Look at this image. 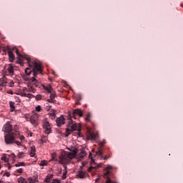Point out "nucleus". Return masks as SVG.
<instances>
[{
    "label": "nucleus",
    "instance_id": "obj_1",
    "mask_svg": "<svg viewBox=\"0 0 183 183\" xmlns=\"http://www.w3.org/2000/svg\"><path fill=\"white\" fill-rule=\"evenodd\" d=\"M74 131L81 132V126H76V123H72V119H69L67 128L66 129V137H69Z\"/></svg>",
    "mask_w": 183,
    "mask_h": 183
},
{
    "label": "nucleus",
    "instance_id": "obj_2",
    "mask_svg": "<svg viewBox=\"0 0 183 183\" xmlns=\"http://www.w3.org/2000/svg\"><path fill=\"white\" fill-rule=\"evenodd\" d=\"M34 66L31 65H29L30 68L32 69L33 76H38V72H40V74H42V66L41 65V63L37 61H33L32 62Z\"/></svg>",
    "mask_w": 183,
    "mask_h": 183
},
{
    "label": "nucleus",
    "instance_id": "obj_3",
    "mask_svg": "<svg viewBox=\"0 0 183 183\" xmlns=\"http://www.w3.org/2000/svg\"><path fill=\"white\" fill-rule=\"evenodd\" d=\"M42 127L44 132L47 135H49V134H51V132H52V124L49 122V120H48V119L44 118L42 120Z\"/></svg>",
    "mask_w": 183,
    "mask_h": 183
},
{
    "label": "nucleus",
    "instance_id": "obj_4",
    "mask_svg": "<svg viewBox=\"0 0 183 183\" xmlns=\"http://www.w3.org/2000/svg\"><path fill=\"white\" fill-rule=\"evenodd\" d=\"M4 141L6 145H11L15 142V134H7L4 136Z\"/></svg>",
    "mask_w": 183,
    "mask_h": 183
},
{
    "label": "nucleus",
    "instance_id": "obj_5",
    "mask_svg": "<svg viewBox=\"0 0 183 183\" xmlns=\"http://www.w3.org/2000/svg\"><path fill=\"white\" fill-rule=\"evenodd\" d=\"M59 162L60 164H68L69 162V158L68 157V156H66V153L60 156Z\"/></svg>",
    "mask_w": 183,
    "mask_h": 183
},
{
    "label": "nucleus",
    "instance_id": "obj_6",
    "mask_svg": "<svg viewBox=\"0 0 183 183\" xmlns=\"http://www.w3.org/2000/svg\"><path fill=\"white\" fill-rule=\"evenodd\" d=\"M56 123L57 127H62V125L65 124V117H64L63 115H61L59 117H57L56 119Z\"/></svg>",
    "mask_w": 183,
    "mask_h": 183
},
{
    "label": "nucleus",
    "instance_id": "obj_7",
    "mask_svg": "<svg viewBox=\"0 0 183 183\" xmlns=\"http://www.w3.org/2000/svg\"><path fill=\"white\" fill-rule=\"evenodd\" d=\"M16 54L19 56V58H23L24 59H26V61L31 62V58L29 57V56L26 54L22 55L19 53V50H18V49H16Z\"/></svg>",
    "mask_w": 183,
    "mask_h": 183
},
{
    "label": "nucleus",
    "instance_id": "obj_8",
    "mask_svg": "<svg viewBox=\"0 0 183 183\" xmlns=\"http://www.w3.org/2000/svg\"><path fill=\"white\" fill-rule=\"evenodd\" d=\"M64 154H66V157H68L69 159H74L76 155V150L74 149L71 152H66Z\"/></svg>",
    "mask_w": 183,
    "mask_h": 183
},
{
    "label": "nucleus",
    "instance_id": "obj_9",
    "mask_svg": "<svg viewBox=\"0 0 183 183\" xmlns=\"http://www.w3.org/2000/svg\"><path fill=\"white\" fill-rule=\"evenodd\" d=\"M75 115H79V117H83L84 112H82V109H76L73 110V118H74V119H76Z\"/></svg>",
    "mask_w": 183,
    "mask_h": 183
},
{
    "label": "nucleus",
    "instance_id": "obj_10",
    "mask_svg": "<svg viewBox=\"0 0 183 183\" xmlns=\"http://www.w3.org/2000/svg\"><path fill=\"white\" fill-rule=\"evenodd\" d=\"M4 132H6V134H11L12 132V125L9 122H7L6 124L4 126Z\"/></svg>",
    "mask_w": 183,
    "mask_h": 183
},
{
    "label": "nucleus",
    "instance_id": "obj_11",
    "mask_svg": "<svg viewBox=\"0 0 183 183\" xmlns=\"http://www.w3.org/2000/svg\"><path fill=\"white\" fill-rule=\"evenodd\" d=\"M42 86L49 94H52L54 89L52 88V86H51V84L46 86L42 84Z\"/></svg>",
    "mask_w": 183,
    "mask_h": 183
},
{
    "label": "nucleus",
    "instance_id": "obj_12",
    "mask_svg": "<svg viewBox=\"0 0 183 183\" xmlns=\"http://www.w3.org/2000/svg\"><path fill=\"white\" fill-rule=\"evenodd\" d=\"M52 112H49L48 114L50 119H51L52 121H54V119H55V118H56V111H55V109H51Z\"/></svg>",
    "mask_w": 183,
    "mask_h": 183
},
{
    "label": "nucleus",
    "instance_id": "obj_13",
    "mask_svg": "<svg viewBox=\"0 0 183 183\" xmlns=\"http://www.w3.org/2000/svg\"><path fill=\"white\" fill-rule=\"evenodd\" d=\"M8 84V81H6V76H3L1 78H0V86H5Z\"/></svg>",
    "mask_w": 183,
    "mask_h": 183
},
{
    "label": "nucleus",
    "instance_id": "obj_14",
    "mask_svg": "<svg viewBox=\"0 0 183 183\" xmlns=\"http://www.w3.org/2000/svg\"><path fill=\"white\" fill-rule=\"evenodd\" d=\"M85 157H86L85 149H81L80 153L79 154V159H82V158H84Z\"/></svg>",
    "mask_w": 183,
    "mask_h": 183
},
{
    "label": "nucleus",
    "instance_id": "obj_15",
    "mask_svg": "<svg viewBox=\"0 0 183 183\" xmlns=\"http://www.w3.org/2000/svg\"><path fill=\"white\" fill-rule=\"evenodd\" d=\"M7 71H9V74H10L12 78V76H14V66H12V64H9Z\"/></svg>",
    "mask_w": 183,
    "mask_h": 183
},
{
    "label": "nucleus",
    "instance_id": "obj_16",
    "mask_svg": "<svg viewBox=\"0 0 183 183\" xmlns=\"http://www.w3.org/2000/svg\"><path fill=\"white\" fill-rule=\"evenodd\" d=\"M92 140L96 141V142H99V135H98V132H93Z\"/></svg>",
    "mask_w": 183,
    "mask_h": 183
},
{
    "label": "nucleus",
    "instance_id": "obj_17",
    "mask_svg": "<svg viewBox=\"0 0 183 183\" xmlns=\"http://www.w3.org/2000/svg\"><path fill=\"white\" fill-rule=\"evenodd\" d=\"M104 144H105V142H102L99 143V151L96 152V155H102V154L101 148H102V147H104Z\"/></svg>",
    "mask_w": 183,
    "mask_h": 183
},
{
    "label": "nucleus",
    "instance_id": "obj_18",
    "mask_svg": "<svg viewBox=\"0 0 183 183\" xmlns=\"http://www.w3.org/2000/svg\"><path fill=\"white\" fill-rule=\"evenodd\" d=\"M102 166V163H99L97 164V163L95 162V161L94 159H92V169H95L97 168H99V167Z\"/></svg>",
    "mask_w": 183,
    "mask_h": 183
},
{
    "label": "nucleus",
    "instance_id": "obj_19",
    "mask_svg": "<svg viewBox=\"0 0 183 183\" xmlns=\"http://www.w3.org/2000/svg\"><path fill=\"white\" fill-rule=\"evenodd\" d=\"M36 152V150L35 149V146H31L30 153H29L30 157H35Z\"/></svg>",
    "mask_w": 183,
    "mask_h": 183
},
{
    "label": "nucleus",
    "instance_id": "obj_20",
    "mask_svg": "<svg viewBox=\"0 0 183 183\" xmlns=\"http://www.w3.org/2000/svg\"><path fill=\"white\" fill-rule=\"evenodd\" d=\"M8 54L10 62H14L15 60V56L14 55V53L12 51H9Z\"/></svg>",
    "mask_w": 183,
    "mask_h": 183
},
{
    "label": "nucleus",
    "instance_id": "obj_21",
    "mask_svg": "<svg viewBox=\"0 0 183 183\" xmlns=\"http://www.w3.org/2000/svg\"><path fill=\"white\" fill-rule=\"evenodd\" d=\"M50 94V99H49L48 101L49 102H54V99H55V95H56V94L55 93V92H52Z\"/></svg>",
    "mask_w": 183,
    "mask_h": 183
},
{
    "label": "nucleus",
    "instance_id": "obj_22",
    "mask_svg": "<svg viewBox=\"0 0 183 183\" xmlns=\"http://www.w3.org/2000/svg\"><path fill=\"white\" fill-rule=\"evenodd\" d=\"M30 122L31 124H32V125H38V122H36V119H35V117L34 116H31L30 117Z\"/></svg>",
    "mask_w": 183,
    "mask_h": 183
},
{
    "label": "nucleus",
    "instance_id": "obj_23",
    "mask_svg": "<svg viewBox=\"0 0 183 183\" xmlns=\"http://www.w3.org/2000/svg\"><path fill=\"white\" fill-rule=\"evenodd\" d=\"M9 105L11 112H14L15 111V103L14 102H9Z\"/></svg>",
    "mask_w": 183,
    "mask_h": 183
},
{
    "label": "nucleus",
    "instance_id": "obj_24",
    "mask_svg": "<svg viewBox=\"0 0 183 183\" xmlns=\"http://www.w3.org/2000/svg\"><path fill=\"white\" fill-rule=\"evenodd\" d=\"M78 177L79 178H85V172L82 170H79L78 172Z\"/></svg>",
    "mask_w": 183,
    "mask_h": 183
},
{
    "label": "nucleus",
    "instance_id": "obj_25",
    "mask_svg": "<svg viewBox=\"0 0 183 183\" xmlns=\"http://www.w3.org/2000/svg\"><path fill=\"white\" fill-rule=\"evenodd\" d=\"M108 169H112V166L109 164L107 165V167L105 168L106 173L104 174V176L109 175V170Z\"/></svg>",
    "mask_w": 183,
    "mask_h": 183
},
{
    "label": "nucleus",
    "instance_id": "obj_26",
    "mask_svg": "<svg viewBox=\"0 0 183 183\" xmlns=\"http://www.w3.org/2000/svg\"><path fill=\"white\" fill-rule=\"evenodd\" d=\"M53 177V174H48L44 179V182H49L50 179H52Z\"/></svg>",
    "mask_w": 183,
    "mask_h": 183
},
{
    "label": "nucleus",
    "instance_id": "obj_27",
    "mask_svg": "<svg viewBox=\"0 0 183 183\" xmlns=\"http://www.w3.org/2000/svg\"><path fill=\"white\" fill-rule=\"evenodd\" d=\"M25 73L28 76H29L31 74H32V67L26 68L25 69Z\"/></svg>",
    "mask_w": 183,
    "mask_h": 183
},
{
    "label": "nucleus",
    "instance_id": "obj_28",
    "mask_svg": "<svg viewBox=\"0 0 183 183\" xmlns=\"http://www.w3.org/2000/svg\"><path fill=\"white\" fill-rule=\"evenodd\" d=\"M28 181L29 183L38 182V178L35 177V179H33L32 177H29Z\"/></svg>",
    "mask_w": 183,
    "mask_h": 183
},
{
    "label": "nucleus",
    "instance_id": "obj_29",
    "mask_svg": "<svg viewBox=\"0 0 183 183\" xmlns=\"http://www.w3.org/2000/svg\"><path fill=\"white\" fill-rule=\"evenodd\" d=\"M39 165L40 167H45L48 165V162L46 160H41Z\"/></svg>",
    "mask_w": 183,
    "mask_h": 183
},
{
    "label": "nucleus",
    "instance_id": "obj_30",
    "mask_svg": "<svg viewBox=\"0 0 183 183\" xmlns=\"http://www.w3.org/2000/svg\"><path fill=\"white\" fill-rule=\"evenodd\" d=\"M84 119L86 122H89L91 121V113L87 114Z\"/></svg>",
    "mask_w": 183,
    "mask_h": 183
},
{
    "label": "nucleus",
    "instance_id": "obj_31",
    "mask_svg": "<svg viewBox=\"0 0 183 183\" xmlns=\"http://www.w3.org/2000/svg\"><path fill=\"white\" fill-rule=\"evenodd\" d=\"M19 183H26V179H25L24 177H20L18 179Z\"/></svg>",
    "mask_w": 183,
    "mask_h": 183
},
{
    "label": "nucleus",
    "instance_id": "obj_32",
    "mask_svg": "<svg viewBox=\"0 0 183 183\" xmlns=\"http://www.w3.org/2000/svg\"><path fill=\"white\" fill-rule=\"evenodd\" d=\"M56 159V154L51 153V159L49 160V162H51V161H55Z\"/></svg>",
    "mask_w": 183,
    "mask_h": 183
},
{
    "label": "nucleus",
    "instance_id": "obj_33",
    "mask_svg": "<svg viewBox=\"0 0 183 183\" xmlns=\"http://www.w3.org/2000/svg\"><path fill=\"white\" fill-rule=\"evenodd\" d=\"M24 154H25V153L24 152H19V154H17V157L19 159L24 158Z\"/></svg>",
    "mask_w": 183,
    "mask_h": 183
},
{
    "label": "nucleus",
    "instance_id": "obj_34",
    "mask_svg": "<svg viewBox=\"0 0 183 183\" xmlns=\"http://www.w3.org/2000/svg\"><path fill=\"white\" fill-rule=\"evenodd\" d=\"M36 91V90L34 87L32 86L29 87V92H33V94H35Z\"/></svg>",
    "mask_w": 183,
    "mask_h": 183
},
{
    "label": "nucleus",
    "instance_id": "obj_35",
    "mask_svg": "<svg viewBox=\"0 0 183 183\" xmlns=\"http://www.w3.org/2000/svg\"><path fill=\"white\" fill-rule=\"evenodd\" d=\"M24 166H25V163H24V162H19L15 164V167H24Z\"/></svg>",
    "mask_w": 183,
    "mask_h": 183
},
{
    "label": "nucleus",
    "instance_id": "obj_36",
    "mask_svg": "<svg viewBox=\"0 0 183 183\" xmlns=\"http://www.w3.org/2000/svg\"><path fill=\"white\" fill-rule=\"evenodd\" d=\"M36 101H41V99H42V96L41 94H38L36 97Z\"/></svg>",
    "mask_w": 183,
    "mask_h": 183
},
{
    "label": "nucleus",
    "instance_id": "obj_37",
    "mask_svg": "<svg viewBox=\"0 0 183 183\" xmlns=\"http://www.w3.org/2000/svg\"><path fill=\"white\" fill-rule=\"evenodd\" d=\"M34 94L28 93L26 96V98H34Z\"/></svg>",
    "mask_w": 183,
    "mask_h": 183
},
{
    "label": "nucleus",
    "instance_id": "obj_38",
    "mask_svg": "<svg viewBox=\"0 0 183 183\" xmlns=\"http://www.w3.org/2000/svg\"><path fill=\"white\" fill-rule=\"evenodd\" d=\"M84 165H86V162H81V165L79 167V171H81V170L82 169V167H83Z\"/></svg>",
    "mask_w": 183,
    "mask_h": 183
},
{
    "label": "nucleus",
    "instance_id": "obj_39",
    "mask_svg": "<svg viewBox=\"0 0 183 183\" xmlns=\"http://www.w3.org/2000/svg\"><path fill=\"white\" fill-rule=\"evenodd\" d=\"M66 179V171L64 172L62 175V179Z\"/></svg>",
    "mask_w": 183,
    "mask_h": 183
},
{
    "label": "nucleus",
    "instance_id": "obj_40",
    "mask_svg": "<svg viewBox=\"0 0 183 183\" xmlns=\"http://www.w3.org/2000/svg\"><path fill=\"white\" fill-rule=\"evenodd\" d=\"M36 111L37 112H41V107L39 105H38L37 107H36Z\"/></svg>",
    "mask_w": 183,
    "mask_h": 183
},
{
    "label": "nucleus",
    "instance_id": "obj_41",
    "mask_svg": "<svg viewBox=\"0 0 183 183\" xmlns=\"http://www.w3.org/2000/svg\"><path fill=\"white\" fill-rule=\"evenodd\" d=\"M53 183H61V180L58 179H53Z\"/></svg>",
    "mask_w": 183,
    "mask_h": 183
},
{
    "label": "nucleus",
    "instance_id": "obj_42",
    "mask_svg": "<svg viewBox=\"0 0 183 183\" xmlns=\"http://www.w3.org/2000/svg\"><path fill=\"white\" fill-rule=\"evenodd\" d=\"M19 139L21 141V142H24V141H25V137L24 136H20Z\"/></svg>",
    "mask_w": 183,
    "mask_h": 183
},
{
    "label": "nucleus",
    "instance_id": "obj_43",
    "mask_svg": "<svg viewBox=\"0 0 183 183\" xmlns=\"http://www.w3.org/2000/svg\"><path fill=\"white\" fill-rule=\"evenodd\" d=\"M89 159H91L90 164H92V153H91V152H89Z\"/></svg>",
    "mask_w": 183,
    "mask_h": 183
},
{
    "label": "nucleus",
    "instance_id": "obj_44",
    "mask_svg": "<svg viewBox=\"0 0 183 183\" xmlns=\"http://www.w3.org/2000/svg\"><path fill=\"white\" fill-rule=\"evenodd\" d=\"M14 81H11L10 83H9V86L10 87V88H12V86H14Z\"/></svg>",
    "mask_w": 183,
    "mask_h": 183
},
{
    "label": "nucleus",
    "instance_id": "obj_45",
    "mask_svg": "<svg viewBox=\"0 0 183 183\" xmlns=\"http://www.w3.org/2000/svg\"><path fill=\"white\" fill-rule=\"evenodd\" d=\"M1 160L4 161V162H6V161H8V159H6V157H2Z\"/></svg>",
    "mask_w": 183,
    "mask_h": 183
},
{
    "label": "nucleus",
    "instance_id": "obj_46",
    "mask_svg": "<svg viewBox=\"0 0 183 183\" xmlns=\"http://www.w3.org/2000/svg\"><path fill=\"white\" fill-rule=\"evenodd\" d=\"M35 78H36V76L32 77V78L31 79V80L32 82H36V81H38V80H36V79H35Z\"/></svg>",
    "mask_w": 183,
    "mask_h": 183
},
{
    "label": "nucleus",
    "instance_id": "obj_47",
    "mask_svg": "<svg viewBox=\"0 0 183 183\" xmlns=\"http://www.w3.org/2000/svg\"><path fill=\"white\" fill-rule=\"evenodd\" d=\"M34 86H36V87L38 86V80L36 81H34Z\"/></svg>",
    "mask_w": 183,
    "mask_h": 183
},
{
    "label": "nucleus",
    "instance_id": "obj_48",
    "mask_svg": "<svg viewBox=\"0 0 183 183\" xmlns=\"http://www.w3.org/2000/svg\"><path fill=\"white\" fill-rule=\"evenodd\" d=\"M26 93H25V92H23V93H21V97H25L26 98Z\"/></svg>",
    "mask_w": 183,
    "mask_h": 183
},
{
    "label": "nucleus",
    "instance_id": "obj_49",
    "mask_svg": "<svg viewBox=\"0 0 183 183\" xmlns=\"http://www.w3.org/2000/svg\"><path fill=\"white\" fill-rule=\"evenodd\" d=\"M15 144H16L18 146L21 145V142L16 141L15 142Z\"/></svg>",
    "mask_w": 183,
    "mask_h": 183
},
{
    "label": "nucleus",
    "instance_id": "obj_50",
    "mask_svg": "<svg viewBox=\"0 0 183 183\" xmlns=\"http://www.w3.org/2000/svg\"><path fill=\"white\" fill-rule=\"evenodd\" d=\"M17 172L21 174V173L22 172V169H21V168H20V169H17Z\"/></svg>",
    "mask_w": 183,
    "mask_h": 183
},
{
    "label": "nucleus",
    "instance_id": "obj_51",
    "mask_svg": "<svg viewBox=\"0 0 183 183\" xmlns=\"http://www.w3.org/2000/svg\"><path fill=\"white\" fill-rule=\"evenodd\" d=\"M8 94H10L11 95H12L14 94V92H12L11 90H10L9 92H8Z\"/></svg>",
    "mask_w": 183,
    "mask_h": 183
},
{
    "label": "nucleus",
    "instance_id": "obj_52",
    "mask_svg": "<svg viewBox=\"0 0 183 183\" xmlns=\"http://www.w3.org/2000/svg\"><path fill=\"white\" fill-rule=\"evenodd\" d=\"M89 171L91 172V171H92V166H90L89 167Z\"/></svg>",
    "mask_w": 183,
    "mask_h": 183
},
{
    "label": "nucleus",
    "instance_id": "obj_53",
    "mask_svg": "<svg viewBox=\"0 0 183 183\" xmlns=\"http://www.w3.org/2000/svg\"><path fill=\"white\" fill-rule=\"evenodd\" d=\"M79 99H82V95L79 94Z\"/></svg>",
    "mask_w": 183,
    "mask_h": 183
},
{
    "label": "nucleus",
    "instance_id": "obj_54",
    "mask_svg": "<svg viewBox=\"0 0 183 183\" xmlns=\"http://www.w3.org/2000/svg\"><path fill=\"white\" fill-rule=\"evenodd\" d=\"M99 181V177H97L96 179H95V182H97Z\"/></svg>",
    "mask_w": 183,
    "mask_h": 183
},
{
    "label": "nucleus",
    "instance_id": "obj_55",
    "mask_svg": "<svg viewBox=\"0 0 183 183\" xmlns=\"http://www.w3.org/2000/svg\"><path fill=\"white\" fill-rule=\"evenodd\" d=\"M7 167H8L9 169H11V164H8Z\"/></svg>",
    "mask_w": 183,
    "mask_h": 183
},
{
    "label": "nucleus",
    "instance_id": "obj_56",
    "mask_svg": "<svg viewBox=\"0 0 183 183\" xmlns=\"http://www.w3.org/2000/svg\"><path fill=\"white\" fill-rule=\"evenodd\" d=\"M44 138H45V137H41V141H43L44 142H45V140H44Z\"/></svg>",
    "mask_w": 183,
    "mask_h": 183
},
{
    "label": "nucleus",
    "instance_id": "obj_57",
    "mask_svg": "<svg viewBox=\"0 0 183 183\" xmlns=\"http://www.w3.org/2000/svg\"><path fill=\"white\" fill-rule=\"evenodd\" d=\"M6 177H9L11 174L9 173H6Z\"/></svg>",
    "mask_w": 183,
    "mask_h": 183
},
{
    "label": "nucleus",
    "instance_id": "obj_58",
    "mask_svg": "<svg viewBox=\"0 0 183 183\" xmlns=\"http://www.w3.org/2000/svg\"><path fill=\"white\" fill-rule=\"evenodd\" d=\"M104 159H108V158H107V157H104Z\"/></svg>",
    "mask_w": 183,
    "mask_h": 183
},
{
    "label": "nucleus",
    "instance_id": "obj_59",
    "mask_svg": "<svg viewBox=\"0 0 183 183\" xmlns=\"http://www.w3.org/2000/svg\"><path fill=\"white\" fill-rule=\"evenodd\" d=\"M20 65L24 66V63H20Z\"/></svg>",
    "mask_w": 183,
    "mask_h": 183
},
{
    "label": "nucleus",
    "instance_id": "obj_60",
    "mask_svg": "<svg viewBox=\"0 0 183 183\" xmlns=\"http://www.w3.org/2000/svg\"><path fill=\"white\" fill-rule=\"evenodd\" d=\"M30 137H32V133H31Z\"/></svg>",
    "mask_w": 183,
    "mask_h": 183
},
{
    "label": "nucleus",
    "instance_id": "obj_61",
    "mask_svg": "<svg viewBox=\"0 0 183 183\" xmlns=\"http://www.w3.org/2000/svg\"><path fill=\"white\" fill-rule=\"evenodd\" d=\"M92 152H93V154H94V149L92 150Z\"/></svg>",
    "mask_w": 183,
    "mask_h": 183
},
{
    "label": "nucleus",
    "instance_id": "obj_62",
    "mask_svg": "<svg viewBox=\"0 0 183 183\" xmlns=\"http://www.w3.org/2000/svg\"><path fill=\"white\" fill-rule=\"evenodd\" d=\"M76 104H79V102H77Z\"/></svg>",
    "mask_w": 183,
    "mask_h": 183
}]
</instances>
